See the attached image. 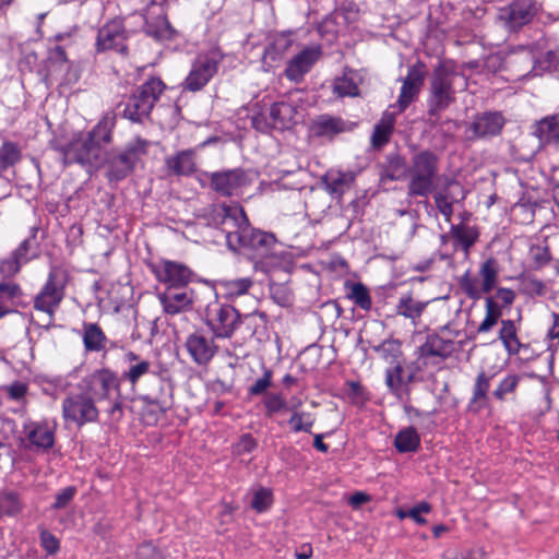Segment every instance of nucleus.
Here are the masks:
<instances>
[{"mask_svg":"<svg viewBox=\"0 0 559 559\" xmlns=\"http://www.w3.org/2000/svg\"><path fill=\"white\" fill-rule=\"evenodd\" d=\"M216 218L221 219L227 245L234 250L246 249L252 258L262 260L271 254L276 245L273 234L249 226L246 213L238 203L218 206Z\"/></svg>","mask_w":559,"mask_h":559,"instance_id":"nucleus-1","label":"nucleus"},{"mask_svg":"<svg viewBox=\"0 0 559 559\" xmlns=\"http://www.w3.org/2000/svg\"><path fill=\"white\" fill-rule=\"evenodd\" d=\"M114 119L104 117L92 131L74 134L61 148L66 164L80 163L99 167L104 162V146L111 141Z\"/></svg>","mask_w":559,"mask_h":559,"instance_id":"nucleus-2","label":"nucleus"},{"mask_svg":"<svg viewBox=\"0 0 559 559\" xmlns=\"http://www.w3.org/2000/svg\"><path fill=\"white\" fill-rule=\"evenodd\" d=\"M205 322L215 337H230L239 325V313L230 305L213 302L207 306Z\"/></svg>","mask_w":559,"mask_h":559,"instance_id":"nucleus-3","label":"nucleus"},{"mask_svg":"<svg viewBox=\"0 0 559 559\" xmlns=\"http://www.w3.org/2000/svg\"><path fill=\"white\" fill-rule=\"evenodd\" d=\"M98 414L94 400L81 390L68 395L62 403L64 420L74 423L80 427L96 421Z\"/></svg>","mask_w":559,"mask_h":559,"instance_id":"nucleus-4","label":"nucleus"},{"mask_svg":"<svg viewBox=\"0 0 559 559\" xmlns=\"http://www.w3.org/2000/svg\"><path fill=\"white\" fill-rule=\"evenodd\" d=\"M221 58L217 50L199 55L186 78L185 87L191 92L203 88L217 72Z\"/></svg>","mask_w":559,"mask_h":559,"instance_id":"nucleus-5","label":"nucleus"},{"mask_svg":"<svg viewBox=\"0 0 559 559\" xmlns=\"http://www.w3.org/2000/svg\"><path fill=\"white\" fill-rule=\"evenodd\" d=\"M456 79H461L460 75L449 71L444 66L436 69L429 100L431 114L445 109L453 100V84Z\"/></svg>","mask_w":559,"mask_h":559,"instance_id":"nucleus-6","label":"nucleus"},{"mask_svg":"<svg viewBox=\"0 0 559 559\" xmlns=\"http://www.w3.org/2000/svg\"><path fill=\"white\" fill-rule=\"evenodd\" d=\"M80 390L90 395L94 402L109 400L114 392L119 390V381L115 372L109 369H100L84 378Z\"/></svg>","mask_w":559,"mask_h":559,"instance_id":"nucleus-7","label":"nucleus"},{"mask_svg":"<svg viewBox=\"0 0 559 559\" xmlns=\"http://www.w3.org/2000/svg\"><path fill=\"white\" fill-rule=\"evenodd\" d=\"M64 286L63 274L58 271L50 272L46 285L35 299V308L51 316L64 296Z\"/></svg>","mask_w":559,"mask_h":559,"instance_id":"nucleus-8","label":"nucleus"},{"mask_svg":"<svg viewBox=\"0 0 559 559\" xmlns=\"http://www.w3.org/2000/svg\"><path fill=\"white\" fill-rule=\"evenodd\" d=\"M152 271L159 283L166 285V289H179L190 282V270L177 262L163 260L155 263Z\"/></svg>","mask_w":559,"mask_h":559,"instance_id":"nucleus-9","label":"nucleus"},{"mask_svg":"<svg viewBox=\"0 0 559 559\" xmlns=\"http://www.w3.org/2000/svg\"><path fill=\"white\" fill-rule=\"evenodd\" d=\"M292 95L288 100L275 103L270 110L272 127L274 129L285 130L292 128L302 119V109L296 105L299 99Z\"/></svg>","mask_w":559,"mask_h":559,"instance_id":"nucleus-10","label":"nucleus"},{"mask_svg":"<svg viewBox=\"0 0 559 559\" xmlns=\"http://www.w3.org/2000/svg\"><path fill=\"white\" fill-rule=\"evenodd\" d=\"M322 55L319 46H309L295 55L287 63L285 75L289 81L300 82Z\"/></svg>","mask_w":559,"mask_h":559,"instance_id":"nucleus-11","label":"nucleus"},{"mask_svg":"<svg viewBox=\"0 0 559 559\" xmlns=\"http://www.w3.org/2000/svg\"><path fill=\"white\" fill-rule=\"evenodd\" d=\"M148 142L142 139L131 141L111 165L110 176L117 180L127 176L141 156L146 154Z\"/></svg>","mask_w":559,"mask_h":559,"instance_id":"nucleus-12","label":"nucleus"},{"mask_svg":"<svg viewBox=\"0 0 559 559\" xmlns=\"http://www.w3.org/2000/svg\"><path fill=\"white\" fill-rule=\"evenodd\" d=\"M246 185V174L239 169L211 174V187L222 195H237Z\"/></svg>","mask_w":559,"mask_h":559,"instance_id":"nucleus-13","label":"nucleus"},{"mask_svg":"<svg viewBox=\"0 0 559 559\" xmlns=\"http://www.w3.org/2000/svg\"><path fill=\"white\" fill-rule=\"evenodd\" d=\"M433 199L438 211L447 222H450L453 215V205L465 199V190L460 182L450 180L444 188L436 191Z\"/></svg>","mask_w":559,"mask_h":559,"instance_id":"nucleus-14","label":"nucleus"},{"mask_svg":"<svg viewBox=\"0 0 559 559\" xmlns=\"http://www.w3.org/2000/svg\"><path fill=\"white\" fill-rule=\"evenodd\" d=\"M56 424L53 421H28L24 425V433L29 444L36 449L47 450L55 442Z\"/></svg>","mask_w":559,"mask_h":559,"instance_id":"nucleus-15","label":"nucleus"},{"mask_svg":"<svg viewBox=\"0 0 559 559\" xmlns=\"http://www.w3.org/2000/svg\"><path fill=\"white\" fill-rule=\"evenodd\" d=\"M158 299L164 311L174 316L190 310L193 306L194 296L193 290L182 287L166 289L158 294Z\"/></svg>","mask_w":559,"mask_h":559,"instance_id":"nucleus-16","label":"nucleus"},{"mask_svg":"<svg viewBox=\"0 0 559 559\" xmlns=\"http://www.w3.org/2000/svg\"><path fill=\"white\" fill-rule=\"evenodd\" d=\"M186 348L192 360L198 365H206L217 350L214 340L201 332H194L188 336Z\"/></svg>","mask_w":559,"mask_h":559,"instance_id":"nucleus-17","label":"nucleus"},{"mask_svg":"<svg viewBox=\"0 0 559 559\" xmlns=\"http://www.w3.org/2000/svg\"><path fill=\"white\" fill-rule=\"evenodd\" d=\"M126 35L122 23L114 20L104 25L99 31L96 39V47L98 51L106 50H126Z\"/></svg>","mask_w":559,"mask_h":559,"instance_id":"nucleus-18","label":"nucleus"},{"mask_svg":"<svg viewBox=\"0 0 559 559\" xmlns=\"http://www.w3.org/2000/svg\"><path fill=\"white\" fill-rule=\"evenodd\" d=\"M425 72L421 64L412 67L403 80L401 93L397 99L399 111H404L417 97L424 84Z\"/></svg>","mask_w":559,"mask_h":559,"instance_id":"nucleus-19","label":"nucleus"},{"mask_svg":"<svg viewBox=\"0 0 559 559\" xmlns=\"http://www.w3.org/2000/svg\"><path fill=\"white\" fill-rule=\"evenodd\" d=\"M537 12V5L532 0H518L501 11V19L514 29L532 21Z\"/></svg>","mask_w":559,"mask_h":559,"instance_id":"nucleus-20","label":"nucleus"},{"mask_svg":"<svg viewBox=\"0 0 559 559\" xmlns=\"http://www.w3.org/2000/svg\"><path fill=\"white\" fill-rule=\"evenodd\" d=\"M294 45L289 35L274 36L272 43L265 48L262 62L265 71L276 68Z\"/></svg>","mask_w":559,"mask_h":559,"instance_id":"nucleus-21","label":"nucleus"},{"mask_svg":"<svg viewBox=\"0 0 559 559\" xmlns=\"http://www.w3.org/2000/svg\"><path fill=\"white\" fill-rule=\"evenodd\" d=\"M353 128V123L341 118L322 115L312 121L310 131L316 136L332 138L338 133L350 131Z\"/></svg>","mask_w":559,"mask_h":559,"instance_id":"nucleus-22","label":"nucleus"},{"mask_svg":"<svg viewBox=\"0 0 559 559\" xmlns=\"http://www.w3.org/2000/svg\"><path fill=\"white\" fill-rule=\"evenodd\" d=\"M123 361L128 365V369L122 373V378L132 385H135L152 368L151 361L140 358L131 350L124 354Z\"/></svg>","mask_w":559,"mask_h":559,"instance_id":"nucleus-23","label":"nucleus"},{"mask_svg":"<svg viewBox=\"0 0 559 559\" xmlns=\"http://www.w3.org/2000/svg\"><path fill=\"white\" fill-rule=\"evenodd\" d=\"M413 374H406L401 361L391 365L385 371V383L390 391L401 397L407 385L413 381Z\"/></svg>","mask_w":559,"mask_h":559,"instance_id":"nucleus-24","label":"nucleus"},{"mask_svg":"<svg viewBox=\"0 0 559 559\" xmlns=\"http://www.w3.org/2000/svg\"><path fill=\"white\" fill-rule=\"evenodd\" d=\"M503 117L498 112H487L473 122L474 133L478 136L496 135L503 126Z\"/></svg>","mask_w":559,"mask_h":559,"instance_id":"nucleus-25","label":"nucleus"},{"mask_svg":"<svg viewBox=\"0 0 559 559\" xmlns=\"http://www.w3.org/2000/svg\"><path fill=\"white\" fill-rule=\"evenodd\" d=\"M253 282L249 277L237 280H221L217 283V289L226 299L233 300L246 295L252 287Z\"/></svg>","mask_w":559,"mask_h":559,"instance_id":"nucleus-26","label":"nucleus"},{"mask_svg":"<svg viewBox=\"0 0 559 559\" xmlns=\"http://www.w3.org/2000/svg\"><path fill=\"white\" fill-rule=\"evenodd\" d=\"M360 76L354 71H347L342 76L334 80L332 87L333 93L338 97H355L358 96V84Z\"/></svg>","mask_w":559,"mask_h":559,"instance_id":"nucleus-27","label":"nucleus"},{"mask_svg":"<svg viewBox=\"0 0 559 559\" xmlns=\"http://www.w3.org/2000/svg\"><path fill=\"white\" fill-rule=\"evenodd\" d=\"M395 122V114L392 111H384L381 120L376 124L371 142L374 147H381L389 142Z\"/></svg>","mask_w":559,"mask_h":559,"instance_id":"nucleus-28","label":"nucleus"},{"mask_svg":"<svg viewBox=\"0 0 559 559\" xmlns=\"http://www.w3.org/2000/svg\"><path fill=\"white\" fill-rule=\"evenodd\" d=\"M498 337L509 355H516L519 353L521 342L518 337V328L514 321L509 319L502 320Z\"/></svg>","mask_w":559,"mask_h":559,"instance_id":"nucleus-29","label":"nucleus"},{"mask_svg":"<svg viewBox=\"0 0 559 559\" xmlns=\"http://www.w3.org/2000/svg\"><path fill=\"white\" fill-rule=\"evenodd\" d=\"M169 170L179 176H189L195 170V163L192 152L182 151L166 159Z\"/></svg>","mask_w":559,"mask_h":559,"instance_id":"nucleus-30","label":"nucleus"},{"mask_svg":"<svg viewBox=\"0 0 559 559\" xmlns=\"http://www.w3.org/2000/svg\"><path fill=\"white\" fill-rule=\"evenodd\" d=\"M107 337L95 323H86L83 326V344L88 352H100L105 348Z\"/></svg>","mask_w":559,"mask_h":559,"instance_id":"nucleus-31","label":"nucleus"},{"mask_svg":"<svg viewBox=\"0 0 559 559\" xmlns=\"http://www.w3.org/2000/svg\"><path fill=\"white\" fill-rule=\"evenodd\" d=\"M486 314L477 328V333L484 334L492 330L502 316L501 305L493 297L485 299Z\"/></svg>","mask_w":559,"mask_h":559,"instance_id":"nucleus-32","label":"nucleus"},{"mask_svg":"<svg viewBox=\"0 0 559 559\" xmlns=\"http://www.w3.org/2000/svg\"><path fill=\"white\" fill-rule=\"evenodd\" d=\"M540 142H559V116H550L540 120L535 130Z\"/></svg>","mask_w":559,"mask_h":559,"instance_id":"nucleus-33","label":"nucleus"},{"mask_svg":"<svg viewBox=\"0 0 559 559\" xmlns=\"http://www.w3.org/2000/svg\"><path fill=\"white\" fill-rule=\"evenodd\" d=\"M437 174V157L429 152H421L413 158L411 175L435 177Z\"/></svg>","mask_w":559,"mask_h":559,"instance_id":"nucleus-34","label":"nucleus"},{"mask_svg":"<svg viewBox=\"0 0 559 559\" xmlns=\"http://www.w3.org/2000/svg\"><path fill=\"white\" fill-rule=\"evenodd\" d=\"M152 108L151 100L144 99L136 93L129 99L124 108V116L132 121H141L148 116Z\"/></svg>","mask_w":559,"mask_h":559,"instance_id":"nucleus-35","label":"nucleus"},{"mask_svg":"<svg viewBox=\"0 0 559 559\" xmlns=\"http://www.w3.org/2000/svg\"><path fill=\"white\" fill-rule=\"evenodd\" d=\"M498 274L499 270L497 261L495 259H488L481 264L479 270V283L484 294H488L495 288L498 280Z\"/></svg>","mask_w":559,"mask_h":559,"instance_id":"nucleus-36","label":"nucleus"},{"mask_svg":"<svg viewBox=\"0 0 559 559\" xmlns=\"http://www.w3.org/2000/svg\"><path fill=\"white\" fill-rule=\"evenodd\" d=\"M425 307V302L413 299L411 295H404L396 305V313L404 318L416 320L421 316Z\"/></svg>","mask_w":559,"mask_h":559,"instance_id":"nucleus-37","label":"nucleus"},{"mask_svg":"<svg viewBox=\"0 0 559 559\" xmlns=\"http://www.w3.org/2000/svg\"><path fill=\"white\" fill-rule=\"evenodd\" d=\"M23 509L20 496L14 491L0 493V518L2 515L14 516Z\"/></svg>","mask_w":559,"mask_h":559,"instance_id":"nucleus-38","label":"nucleus"},{"mask_svg":"<svg viewBox=\"0 0 559 559\" xmlns=\"http://www.w3.org/2000/svg\"><path fill=\"white\" fill-rule=\"evenodd\" d=\"M419 443V436L414 428H407L400 431L395 438V447L400 452L416 451Z\"/></svg>","mask_w":559,"mask_h":559,"instance_id":"nucleus-39","label":"nucleus"},{"mask_svg":"<svg viewBox=\"0 0 559 559\" xmlns=\"http://www.w3.org/2000/svg\"><path fill=\"white\" fill-rule=\"evenodd\" d=\"M350 177L340 171H328L324 176V182L331 194H343L348 188Z\"/></svg>","mask_w":559,"mask_h":559,"instance_id":"nucleus-40","label":"nucleus"},{"mask_svg":"<svg viewBox=\"0 0 559 559\" xmlns=\"http://www.w3.org/2000/svg\"><path fill=\"white\" fill-rule=\"evenodd\" d=\"M374 350L390 365L401 361V343L396 340H386L376 347Z\"/></svg>","mask_w":559,"mask_h":559,"instance_id":"nucleus-41","label":"nucleus"},{"mask_svg":"<svg viewBox=\"0 0 559 559\" xmlns=\"http://www.w3.org/2000/svg\"><path fill=\"white\" fill-rule=\"evenodd\" d=\"M21 159V150L12 142H4L0 147V173L15 165Z\"/></svg>","mask_w":559,"mask_h":559,"instance_id":"nucleus-42","label":"nucleus"},{"mask_svg":"<svg viewBox=\"0 0 559 559\" xmlns=\"http://www.w3.org/2000/svg\"><path fill=\"white\" fill-rule=\"evenodd\" d=\"M435 177L411 175V181L408 185L409 195L426 197L432 189Z\"/></svg>","mask_w":559,"mask_h":559,"instance_id":"nucleus-43","label":"nucleus"},{"mask_svg":"<svg viewBox=\"0 0 559 559\" xmlns=\"http://www.w3.org/2000/svg\"><path fill=\"white\" fill-rule=\"evenodd\" d=\"M314 420V416L311 413L294 411L288 424L295 432H310Z\"/></svg>","mask_w":559,"mask_h":559,"instance_id":"nucleus-44","label":"nucleus"},{"mask_svg":"<svg viewBox=\"0 0 559 559\" xmlns=\"http://www.w3.org/2000/svg\"><path fill=\"white\" fill-rule=\"evenodd\" d=\"M348 297L361 309L369 310L371 308V297L365 285L354 283L349 285Z\"/></svg>","mask_w":559,"mask_h":559,"instance_id":"nucleus-45","label":"nucleus"},{"mask_svg":"<svg viewBox=\"0 0 559 559\" xmlns=\"http://www.w3.org/2000/svg\"><path fill=\"white\" fill-rule=\"evenodd\" d=\"M165 88V84L157 78H152L146 81L139 90L138 94L144 99L151 100V105L154 106L159 95Z\"/></svg>","mask_w":559,"mask_h":559,"instance_id":"nucleus-46","label":"nucleus"},{"mask_svg":"<svg viewBox=\"0 0 559 559\" xmlns=\"http://www.w3.org/2000/svg\"><path fill=\"white\" fill-rule=\"evenodd\" d=\"M521 380V377L515 373H510L506 376L498 384L497 389L493 391V396L499 400L503 401L506 397L515 392L519 382Z\"/></svg>","mask_w":559,"mask_h":559,"instance_id":"nucleus-47","label":"nucleus"},{"mask_svg":"<svg viewBox=\"0 0 559 559\" xmlns=\"http://www.w3.org/2000/svg\"><path fill=\"white\" fill-rule=\"evenodd\" d=\"M20 293L19 287L12 283H0V318L10 312V301Z\"/></svg>","mask_w":559,"mask_h":559,"instance_id":"nucleus-48","label":"nucleus"},{"mask_svg":"<svg viewBox=\"0 0 559 559\" xmlns=\"http://www.w3.org/2000/svg\"><path fill=\"white\" fill-rule=\"evenodd\" d=\"M534 72L536 75L545 71L559 70V50L548 51L535 62Z\"/></svg>","mask_w":559,"mask_h":559,"instance_id":"nucleus-49","label":"nucleus"},{"mask_svg":"<svg viewBox=\"0 0 559 559\" xmlns=\"http://www.w3.org/2000/svg\"><path fill=\"white\" fill-rule=\"evenodd\" d=\"M273 503V493L269 488L261 487L257 489L253 493V498L251 501V507L257 512L266 511Z\"/></svg>","mask_w":559,"mask_h":559,"instance_id":"nucleus-50","label":"nucleus"},{"mask_svg":"<svg viewBox=\"0 0 559 559\" xmlns=\"http://www.w3.org/2000/svg\"><path fill=\"white\" fill-rule=\"evenodd\" d=\"M453 235L465 252L469 250L477 239V233L475 229L467 226H459L454 228Z\"/></svg>","mask_w":559,"mask_h":559,"instance_id":"nucleus-51","label":"nucleus"},{"mask_svg":"<svg viewBox=\"0 0 559 559\" xmlns=\"http://www.w3.org/2000/svg\"><path fill=\"white\" fill-rule=\"evenodd\" d=\"M430 342L433 350L437 354V358L445 359L449 357L454 350V344L450 340H443L438 335H430L427 337Z\"/></svg>","mask_w":559,"mask_h":559,"instance_id":"nucleus-52","label":"nucleus"},{"mask_svg":"<svg viewBox=\"0 0 559 559\" xmlns=\"http://www.w3.org/2000/svg\"><path fill=\"white\" fill-rule=\"evenodd\" d=\"M435 358H437V354L433 350L430 342L426 340V342L417 349V368L421 369L428 367L429 365H433Z\"/></svg>","mask_w":559,"mask_h":559,"instance_id":"nucleus-53","label":"nucleus"},{"mask_svg":"<svg viewBox=\"0 0 559 559\" xmlns=\"http://www.w3.org/2000/svg\"><path fill=\"white\" fill-rule=\"evenodd\" d=\"M145 29L148 35L155 37L158 40L170 39L175 33L168 22L163 17L158 20L157 27H154L147 23Z\"/></svg>","mask_w":559,"mask_h":559,"instance_id":"nucleus-54","label":"nucleus"},{"mask_svg":"<svg viewBox=\"0 0 559 559\" xmlns=\"http://www.w3.org/2000/svg\"><path fill=\"white\" fill-rule=\"evenodd\" d=\"M492 379V376L487 374L486 372H480L477 378L474 385V393H473V400L479 401L484 400L487 396V392L490 386V381Z\"/></svg>","mask_w":559,"mask_h":559,"instance_id":"nucleus-55","label":"nucleus"},{"mask_svg":"<svg viewBox=\"0 0 559 559\" xmlns=\"http://www.w3.org/2000/svg\"><path fill=\"white\" fill-rule=\"evenodd\" d=\"M76 495V488L69 486L61 489L57 495L53 504L51 506L55 510H61L69 506Z\"/></svg>","mask_w":559,"mask_h":559,"instance_id":"nucleus-56","label":"nucleus"},{"mask_svg":"<svg viewBox=\"0 0 559 559\" xmlns=\"http://www.w3.org/2000/svg\"><path fill=\"white\" fill-rule=\"evenodd\" d=\"M266 415L272 416L286 407V401L281 394H270L264 400Z\"/></svg>","mask_w":559,"mask_h":559,"instance_id":"nucleus-57","label":"nucleus"},{"mask_svg":"<svg viewBox=\"0 0 559 559\" xmlns=\"http://www.w3.org/2000/svg\"><path fill=\"white\" fill-rule=\"evenodd\" d=\"M272 382V371L264 369L263 376L259 378L250 388L249 393L251 395H260L264 393Z\"/></svg>","mask_w":559,"mask_h":559,"instance_id":"nucleus-58","label":"nucleus"},{"mask_svg":"<svg viewBox=\"0 0 559 559\" xmlns=\"http://www.w3.org/2000/svg\"><path fill=\"white\" fill-rule=\"evenodd\" d=\"M461 284L464 292L473 299H479L484 294L480 283L475 278L464 276Z\"/></svg>","mask_w":559,"mask_h":559,"instance_id":"nucleus-59","label":"nucleus"},{"mask_svg":"<svg viewBox=\"0 0 559 559\" xmlns=\"http://www.w3.org/2000/svg\"><path fill=\"white\" fill-rule=\"evenodd\" d=\"M49 60L52 66L58 64L61 69H64L68 72L72 69V66L69 63L66 56V51L59 46L50 51Z\"/></svg>","mask_w":559,"mask_h":559,"instance_id":"nucleus-60","label":"nucleus"},{"mask_svg":"<svg viewBox=\"0 0 559 559\" xmlns=\"http://www.w3.org/2000/svg\"><path fill=\"white\" fill-rule=\"evenodd\" d=\"M40 545L48 555H53L59 550V539L51 533L45 531L40 534Z\"/></svg>","mask_w":559,"mask_h":559,"instance_id":"nucleus-61","label":"nucleus"},{"mask_svg":"<svg viewBox=\"0 0 559 559\" xmlns=\"http://www.w3.org/2000/svg\"><path fill=\"white\" fill-rule=\"evenodd\" d=\"M431 511V506L428 502H420L414 508H412L407 514L409 518L415 521L417 524L424 525L427 523L426 519L421 516V514H427Z\"/></svg>","mask_w":559,"mask_h":559,"instance_id":"nucleus-62","label":"nucleus"},{"mask_svg":"<svg viewBox=\"0 0 559 559\" xmlns=\"http://www.w3.org/2000/svg\"><path fill=\"white\" fill-rule=\"evenodd\" d=\"M21 265V261L11 255L0 262V273L4 276H12L20 271Z\"/></svg>","mask_w":559,"mask_h":559,"instance_id":"nucleus-63","label":"nucleus"},{"mask_svg":"<svg viewBox=\"0 0 559 559\" xmlns=\"http://www.w3.org/2000/svg\"><path fill=\"white\" fill-rule=\"evenodd\" d=\"M272 296L281 306H288L292 301L290 293L282 285H277L272 288Z\"/></svg>","mask_w":559,"mask_h":559,"instance_id":"nucleus-64","label":"nucleus"}]
</instances>
